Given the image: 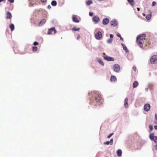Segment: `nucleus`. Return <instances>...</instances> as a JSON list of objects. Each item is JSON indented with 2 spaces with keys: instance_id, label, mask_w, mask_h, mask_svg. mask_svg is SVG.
<instances>
[{
  "instance_id": "17",
  "label": "nucleus",
  "mask_w": 157,
  "mask_h": 157,
  "mask_svg": "<svg viewBox=\"0 0 157 157\" xmlns=\"http://www.w3.org/2000/svg\"><path fill=\"white\" fill-rule=\"evenodd\" d=\"M129 4L132 6H133L135 4V2L134 0H127Z\"/></svg>"
},
{
  "instance_id": "31",
  "label": "nucleus",
  "mask_w": 157,
  "mask_h": 157,
  "mask_svg": "<svg viewBox=\"0 0 157 157\" xmlns=\"http://www.w3.org/2000/svg\"><path fill=\"white\" fill-rule=\"evenodd\" d=\"M153 140L155 142V143L157 142V136H155Z\"/></svg>"
},
{
  "instance_id": "1",
  "label": "nucleus",
  "mask_w": 157,
  "mask_h": 157,
  "mask_svg": "<svg viewBox=\"0 0 157 157\" xmlns=\"http://www.w3.org/2000/svg\"><path fill=\"white\" fill-rule=\"evenodd\" d=\"M91 104L96 105L101 99V97L99 94L93 92L89 94Z\"/></svg>"
},
{
  "instance_id": "40",
  "label": "nucleus",
  "mask_w": 157,
  "mask_h": 157,
  "mask_svg": "<svg viewBox=\"0 0 157 157\" xmlns=\"http://www.w3.org/2000/svg\"><path fill=\"white\" fill-rule=\"evenodd\" d=\"M8 1L11 3H13L14 2V0H8Z\"/></svg>"
},
{
  "instance_id": "8",
  "label": "nucleus",
  "mask_w": 157,
  "mask_h": 157,
  "mask_svg": "<svg viewBox=\"0 0 157 157\" xmlns=\"http://www.w3.org/2000/svg\"><path fill=\"white\" fill-rule=\"evenodd\" d=\"M150 109V105L148 104H145L144 106V109L146 111H148Z\"/></svg>"
},
{
  "instance_id": "20",
  "label": "nucleus",
  "mask_w": 157,
  "mask_h": 157,
  "mask_svg": "<svg viewBox=\"0 0 157 157\" xmlns=\"http://www.w3.org/2000/svg\"><path fill=\"white\" fill-rule=\"evenodd\" d=\"M9 28L12 31H13L14 29V26L13 24H11L9 25Z\"/></svg>"
},
{
  "instance_id": "26",
  "label": "nucleus",
  "mask_w": 157,
  "mask_h": 157,
  "mask_svg": "<svg viewBox=\"0 0 157 157\" xmlns=\"http://www.w3.org/2000/svg\"><path fill=\"white\" fill-rule=\"evenodd\" d=\"M92 3V2L91 0H88L86 2V4L87 5H89Z\"/></svg>"
},
{
  "instance_id": "23",
  "label": "nucleus",
  "mask_w": 157,
  "mask_h": 157,
  "mask_svg": "<svg viewBox=\"0 0 157 157\" xmlns=\"http://www.w3.org/2000/svg\"><path fill=\"white\" fill-rule=\"evenodd\" d=\"M155 137V136H154V134L153 133H151L150 134L149 137L150 139L151 140H153Z\"/></svg>"
},
{
  "instance_id": "37",
  "label": "nucleus",
  "mask_w": 157,
  "mask_h": 157,
  "mask_svg": "<svg viewBox=\"0 0 157 157\" xmlns=\"http://www.w3.org/2000/svg\"><path fill=\"white\" fill-rule=\"evenodd\" d=\"M133 70L135 71H136V68L135 66H134L133 67Z\"/></svg>"
},
{
  "instance_id": "49",
  "label": "nucleus",
  "mask_w": 157,
  "mask_h": 157,
  "mask_svg": "<svg viewBox=\"0 0 157 157\" xmlns=\"http://www.w3.org/2000/svg\"><path fill=\"white\" fill-rule=\"evenodd\" d=\"M4 0H0V2H2L3 1H4Z\"/></svg>"
},
{
  "instance_id": "33",
  "label": "nucleus",
  "mask_w": 157,
  "mask_h": 157,
  "mask_svg": "<svg viewBox=\"0 0 157 157\" xmlns=\"http://www.w3.org/2000/svg\"><path fill=\"white\" fill-rule=\"evenodd\" d=\"M110 143V142L109 141H107L105 142H104V144H106L107 145H109Z\"/></svg>"
},
{
  "instance_id": "21",
  "label": "nucleus",
  "mask_w": 157,
  "mask_h": 157,
  "mask_svg": "<svg viewBox=\"0 0 157 157\" xmlns=\"http://www.w3.org/2000/svg\"><path fill=\"white\" fill-rule=\"evenodd\" d=\"M116 78L115 76L112 75L111 77L110 80L111 81H114L116 80Z\"/></svg>"
},
{
  "instance_id": "46",
  "label": "nucleus",
  "mask_w": 157,
  "mask_h": 157,
  "mask_svg": "<svg viewBox=\"0 0 157 157\" xmlns=\"http://www.w3.org/2000/svg\"><path fill=\"white\" fill-rule=\"evenodd\" d=\"M154 128L155 129L157 130V126L156 125H155L154 126Z\"/></svg>"
},
{
  "instance_id": "28",
  "label": "nucleus",
  "mask_w": 157,
  "mask_h": 157,
  "mask_svg": "<svg viewBox=\"0 0 157 157\" xmlns=\"http://www.w3.org/2000/svg\"><path fill=\"white\" fill-rule=\"evenodd\" d=\"M117 36L119 37L120 38L121 40L122 41L123 40V38L121 37V36L120 35L119 33H117Z\"/></svg>"
},
{
  "instance_id": "14",
  "label": "nucleus",
  "mask_w": 157,
  "mask_h": 157,
  "mask_svg": "<svg viewBox=\"0 0 157 157\" xmlns=\"http://www.w3.org/2000/svg\"><path fill=\"white\" fill-rule=\"evenodd\" d=\"M46 20L45 19H43L41 20L38 24V26H40L42 25H44L46 22Z\"/></svg>"
},
{
  "instance_id": "41",
  "label": "nucleus",
  "mask_w": 157,
  "mask_h": 157,
  "mask_svg": "<svg viewBox=\"0 0 157 157\" xmlns=\"http://www.w3.org/2000/svg\"><path fill=\"white\" fill-rule=\"evenodd\" d=\"M89 14L90 16H92L93 15V13L92 12H90Z\"/></svg>"
},
{
  "instance_id": "3",
  "label": "nucleus",
  "mask_w": 157,
  "mask_h": 157,
  "mask_svg": "<svg viewBox=\"0 0 157 157\" xmlns=\"http://www.w3.org/2000/svg\"><path fill=\"white\" fill-rule=\"evenodd\" d=\"M151 64H155L157 63V55H153L151 56L150 60Z\"/></svg>"
},
{
  "instance_id": "12",
  "label": "nucleus",
  "mask_w": 157,
  "mask_h": 157,
  "mask_svg": "<svg viewBox=\"0 0 157 157\" xmlns=\"http://www.w3.org/2000/svg\"><path fill=\"white\" fill-rule=\"evenodd\" d=\"M117 24V22L116 20H113L111 22V25L113 27L116 26Z\"/></svg>"
},
{
  "instance_id": "36",
  "label": "nucleus",
  "mask_w": 157,
  "mask_h": 157,
  "mask_svg": "<svg viewBox=\"0 0 157 157\" xmlns=\"http://www.w3.org/2000/svg\"><path fill=\"white\" fill-rule=\"evenodd\" d=\"M156 4V2L155 1H153L152 2V6H153L154 5H155Z\"/></svg>"
},
{
  "instance_id": "11",
  "label": "nucleus",
  "mask_w": 157,
  "mask_h": 157,
  "mask_svg": "<svg viewBox=\"0 0 157 157\" xmlns=\"http://www.w3.org/2000/svg\"><path fill=\"white\" fill-rule=\"evenodd\" d=\"M109 22V20L107 18H105L103 20L102 23L104 25H107Z\"/></svg>"
},
{
  "instance_id": "44",
  "label": "nucleus",
  "mask_w": 157,
  "mask_h": 157,
  "mask_svg": "<svg viewBox=\"0 0 157 157\" xmlns=\"http://www.w3.org/2000/svg\"><path fill=\"white\" fill-rule=\"evenodd\" d=\"M155 149L156 150H157V144L155 145Z\"/></svg>"
},
{
  "instance_id": "50",
  "label": "nucleus",
  "mask_w": 157,
  "mask_h": 157,
  "mask_svg": "<svg viewBox=\"0 0 157 157\" xmlns=\"http://www.w3.org/2000/svg\"><path fill=\"white\" fill-rule=\"evenodd\" d=\"M143 15L144 16H145V14L144 13H143Z\"/></svg>"
},
{
  "instance_id": "35",
  "label": "nucleus",
  "mask_w": 157,
  "mask_h": 157,
  "mask_svg": "<svg viewBox=\"0 0 157 157\" xmlns=\"http://www.w3.org/2000/svg\"><path fill=\"white\" fill-rule=\"evenodd\" d=\"M38 44V43L36 41L34 42V43H33V45H37Z\"/></svg>"
},
{
  "instance_id": "5",
  "label": "nucleus",
  "mask_w": 157,
  "mask_h": 157,
  "mask_svg": "<svg viewBox=\"0 0 157 157\" xmlns=\"http://www.w3.org/2000/svg\"><path fill=\"white\" fill-rule=\"evenodd\" d=\"M113 68L115 71L118 72L120 70V67L118 64H116L114 65Z\"/></svg>"
},
{
  "instance_id": "43",
  "label": "nucleus",
  "mask_w": 157,
  "mask_h": 157,
  "mask_svg": "<svg viewBox=\"0 0 157 157\" xmlns=\"http://www.w3.org/2000/svg\"><path fill=\"white\" fill-rule=\"evenodd\" d=\"M155 117L156 120L157 121V114L156 113L155 115Z\"/></svg>"
},
{
  "instance_id": "25",
  "label": "nucleus",
  "mask_w": 157,
  "mask_h": 157,
  "mask_svg": "<svg viewBox=\"0 0 157 157\" xmlns=\"http://www.w3.org/2000/svg\"><path fill=\"white\" fill-rule=\"evenodd\" d=\"M51 4L53 6H56L57 5V2L55 0L52 1V2Z\"/></svg>"
},
{
  "instance_id": "19",
  "label": "nucleus",
  "mask_w": 157,
  "mask_h": 157,
  "mask_svg": "<svg viewBox=\"0 0 157 157\" xmlns=\"http://www.w3.org/2000/svg\"><path fill=\"white\" fill-rule=\"evenodd\" d=\"M138 85V82L137 81H135L133 84V86L134 88L136 87Z\"/></svg>"
},
{
  "instance_id": "2",
  "label": "nucleus",
  "mask_w": 157,
  "mask_h": 157,
  "mask_svg": "<svg viewBox=\"0 0 157 157\" xmlns=\"http://www.w3.org/2000/svg\"><path fill=\"white\" fill-rule=\"evenodd\" d=\"M146 35L145 34H143L137 36L136 37V42L139 46L141 48H142L143 45L147 46V44L145 43Z\"/></svg>"
},
{
  "instance_id": "7",
  "label": "nucleus",
  "mask_w": 157,
  "mask_h": 157,
  "mask_svg": "<svg viewBox=\"0 0 157 157\" xmlns=\"http://www.w3.org/2000/svg\"><path fill=\"white\" fill-rule=\"evenodd\" d=\"M103 58L105 59L106 60L108 61H114V59L113 58L109 57L107 55L104 56Z\"/></svg>"
},
{
  "instance_id": "51",
  "label": "nucleus",
  "mask_w": 157,
  "mask_h": 157,
  "mask_svg": "<svg viewBox=\"0 0 157 157\" xmlns=\"http://www.w3.org/2000/svg\"><path fill=\"white\" fill-rule=\"evenodd\" d=\"M155 123L156 124H157V123H156V122H155Z\"/></svg>"
},
{
  "instance_id": "34",
  "label": "nucleus",
  "mask_w": 157,
  "mask_h": 157,
  "mask_svg": "<svg viewBox=\"0 0 157 157\" xmlns=\"http://www.w3.org/2000/svg\"><path fill=\"white\" fill-rule=\"evenodd\" d=\"M113 133H110L109 134V136H108L107 138H110L111 136L113 135Z\"/></svg>"
},
{
  "instance_id": "13",
  "label": "nucleus",
  "mask_w": 157,
  "mask_h": 157,
  "mask_svg": "<svg viewBox=\"0 0 157 157\" xmlns=\"http://www.w3.org/2000/svg\"><path fill=\"white\" fill-rule=\"evenodd\" d=\"M72 20L74 22L76 23L78 22L79 21V20L78 19L76 16L75 15H73L72 16Z\"/></svg>"
},
{
  "instance_id": "16",
  "label": "nucleus",
  "mask_w": 157,
  "mask_h": 157,
  "mask_svg": "<svg viewBox=\"0 0 157 157\" xmlns=\"http://www.w3.org/2000/svg\"><path fill=\"white\" fill-rule=\"evenodd\" d=\"M117 153L118 156H121L122 155V151L121 149H118L117 151Z\"/></svg>"
},
{
  "instance_id": "39",
  "label": "nucleus",
  "mask_w": 157,
  "mask_h": 157,
  "mask_svg": "<svg viewBox=\"0 0 157 157\" xmlns=\"http://www.w3.org/2000/svg\"><path fill=\"white\" fill-rule=\"evenodd\" d=\"M113 36V35H112V34H110V38L112 39Z\"/></svg>"
},
{
  "instance_id": "15",
  "label": "nucleus",
  "mask_w": 157,
  "mask_h": 157,
  "mask_svg": "<svg viewBox=\"0 0 157 157\" xmlns=\"http://www.w3.org/2000/svg\"><path fill=\"white\" fill-rule=\"evenodd\" d=\"M151 12L150 11H149V13L147 14L146 17V18L147 20H149L151 19Z\"/></svg>"
},
{
  "instance_id": "6",
  "label": "nucleus",
  "mask_w": 157,
  "mask_h": 157,
  "mask_svg": "<svg viewBox=\"0 0 157 157\" xmlns=\"http://www.w3.org/2000/svg\"><path fill=\"white\" fill-rule=\"evenodd\" d=\"M102 33L101 32L99 31L98 32L95 36V38L97 40H100L102 37Z\"/></svg>"
},
{
  "instance_id": "27",
  "label": "nucleus",
  "mask_w": 157,
  "mask_h": 157,
  "mask_svg": "<svg viewBox=\"0 0 157 157\" xmlns=\"http://www.w3.org/2000/svg\"><path fill=\"white\" fill-rule=\"evenodd\" d=\"M98 63L101 65L102 66H104V63L103 61L101 60H98Z\"/></svg>"
},
{
  "instance_id": "52",
  "label": "nucleus",
  "mask_w": 157,
  "mask_h": 157,
  "mask_svg": "<svg viewBox=\"0 0 157 157\" xmlns=\"http://www.w3.org/2000/svg\"><path fill=\"white\" fill-rule=\"evenodd\" d=\"M103 54L105 55V53H103Z\"/></svg>"
},
{
  "instance_id": "18",
  "label": "nucleus",
  "mask_w": 157,
  "mask_h": 157,
  "mask_svg": "<svg viewBox=\"0 0 157 157\" xmlns=\"http://www.w3.org/2000/svg\"><path fill=\"white\" fill-rule=\"evenodd\" d=\"M128 99L127 98H126L124 100V105L125 107L126 108L128 106Z\"/></svg>"
},
{
  "instance_id": "22",
  "label": "nucleus",
  "mask_w": 157,
  "mask_h": 157,
  "mask_svg": "<svg viewBox=\"0 0 157 157\" xmlns=\"http://www.w3.org/2000/svg\"><path fill=\"white\" fill-rule=\"evenodd\" d=\"M121 45L123 46V49L126 52H127L128 50L126 47L123 44H121Z\"/></svg>"
},
{
  "instance_id": "32",
  "label": "nucleus",
  "mask_w": 157,
  "mask_h": 157,
  "mask_svg": "<svg viewBox=\"0 0 157 157\" xmlns=\"http://www.w3.org/2000/svg\"><path fill=\"white\" fill-rule=\"evenodd\" d=\"M149 128L151 131H152L153 129V127L152 125H150L149 126Z\"/></svg>"
},
{
  "instance_id": "29",
  "label": "nucleus",
  "mask_w": 157,
  "mask_h": 157,
  "mask_svg": "<svg viewBox=\"0 0 157 157\" xmlns=\"http://www.w3.org/2000/svg\"><path fill=\"white\" fill-rule=\"evenodd\" d=\"M113 39L111 38L107 40V42L108 43H111L112 42Z\"/></svg>"
},
{
  "instance_id": "47",
  "label": "nucleus",
  "mask_w": 157,
  "mask_h": 157,
  "mask_svg": "<svg viewBox=\"0 0 157 157\" xmlns=\"http://www.w3.org/2000/svg\"><path fill=\"white\" fill-rule=\"evenodd\" d=\"M48 8H49V9H50L51 8V6H50V5H48Z\"/></svg>"
},
{
  "instance_id": "38",
  "label": "nucleus",
  "mask_w": 157,
  "mask_h": 157,
  "mask_svg": "<svg viewBox=\"0 0 157 157\" xmlns=\"http://www.w3.org/2000/svg\"><path fill=\"white\" fill-rule=\"evenodd\" d=\"M113 139H111L110 140V143H111V144H112L113 143Z\"/></svg>"
},
{
  "instance_id": "42",
  "label": "nucleus",
  "mask_w": 157,
  "mask_h": 157,
  "mask_svg": "<svg viewBox=\"0 0 157 157\" xmlns=\"http://www.w3.org/2000/svg\"><path fill=\"white\" fill-rule=\"evenodd\" d=\"M80 37V35L79 34H78L77 38V40H78Z\"/></svg>"
},
{
  "instance_id": "48",
  "label": "nucleus",
  "mask_w": 157,
  "mask_h": 157,
  "mask_svg": "<svg viewBox=\"0 0 157 157\" xmlns=\"http://www.w3.org/2000/svg\"><path fill=\"white\" fill-rule=\"evenodd\" d=\"M137 10H138V11H140V8H138H138H137Z\"/></svg>"
},
{
  "instance_id": "4",
  "label": "nucleus",
  "mask_w": 157,
  "mask_h": 157,
  "mask_svg": "<svg viewBox=\"0 0 157 157\" xmlns=\"http://www.w3.org/2000/svg\"><path fill=\"white\" fill-rule=\"evenodd\" d=\"M53 32H54L53 34H55L56 33V31L55 29V28L54 27H52L50 29H49L48 33V34L49 35L53 34Z\"/></svg>"
},
{
  "instance_id": "9",
  "label": "nucleus",
  "mask_w": 157,
  "mask_h": 157,
  "mask_svg": "<svg viewBox=\"0 0 157 157\" xmlns=\"http://www.w3.org/2000/svg\"><path fill=\"white\" fill-rule=\"evenodd\" d=\"M93 20L94 22L98 23L100 19L98 16H95L93 17Z\"/></svg>"
},
{
  "instance_id": "45",
  "label": "nucleus",
  "mask_w": 157,
  "mask_h": 157,
  "mask_svg": "<svg viewBox=\"0 0 157 157\" xmlns=\"http://www.w3.org/2000/svg\"><path fill=\"white\" fill-rule=\"evenodd\" d=\"M41 1L42 2H45L46 1V0H41Z\"/></svg>"
},
{
  "instance_id": "10",
  "label": "nucleus",
  "mask_w": 157,
  "mask_h": 157,
  "mask_svg": "<svg viewBox=\"0 0 157 157\" xmlns=\"http://www.w3.org/2000/svg\"><path fill=\"white\" fill-rule=\"evenodd\" d=\"M6 18L7 19H11L12 18V16L11 13L8 11L6 12Z\"/></svg>"
},
{
  "instance_id": "24",
  "label": "nucleus",
  "mask_w": 157,
  "mask_h": 157,
  "mask_svg": "<svg viewBox=\"0 0 157 157\" xmlns=\"http://www.w3.org/2000/svg\"><path fill=\"white\" fill-rule=\"evenodd\" d=\"M79 28H77L75 27H73L72 29V30L73 31H79Z\"/></svg>"
},
{
  "instance_id": "30",
  "label": "nucleus",
  "mask_w": 157,
  "mask_h": 157,
  "mask_svg": "<svg viewBox=\"0 0 157 157\" xmlns=\"http://www.w3.org/2000/svg\"><path fill=\"white\" fill-rule=\"evenodd\" d=\"M33 49L34 52L36 51L37 50V48L36 47H33Z\"/></svg>"
}]
</instances>
